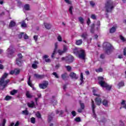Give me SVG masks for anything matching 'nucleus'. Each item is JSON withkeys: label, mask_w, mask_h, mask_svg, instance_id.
<instances>
[{"label": "nucleus", "mask_w": 126, "mask_h": 126, "mask_svg": "<svg viewBox=\"0 0 126 126\" xmlns=\"http://www.w3.org/2000/svg\"><path fill=\"white\" fill-rule=\"evenodd\" d=\"M98 84L101 87L106 88V90L110 91L112 89V86L109 85L104 81V77L101 76L98 77Z\"/></svg>", "instance_id": "nucleus-1"}, {"label": "nucleus", "mask_w": 126, "mask_h": 126, "mask_svg": "<svg viewBox=\"0 0 126 126\" xmlns=\"http://www.w3.org/2000/svg\"><path fill=\"white\" fill-rule=\"evenodd\" d=\"M103 49L105 50V53L107 55H110L114 50V47L109 42L104 43L103 44Z\"/></svg>", "instance_id": "nucleus-2"}, {"label": "nucleus", "mask_w": 126, "mask_h": 126, "mask_svg": "<svg viewBox=\"0 0 126 126\" xmlns=\"http://www.w3.org/2000/svg\"><path fill=\"white\" fill-rule=\"evenodd\" d=\"M106 12H111L114 8V3L111 0H108L105 4Z\"/></svg>", "instance_id": "nucleus-3"}, {"label": "nucleus", "mask_w": 126, "mask_h": 126, "mask_svg": "<svg viewBox=\"0 0 126 126\" xmlns=\"http://www.w3.org/2000/svg\"><path fill=\"white\" fill-rule=\"evenodd\" d=\"M74 54H78L79 59H81L82 60H85V58L86 57V53H85V50L81 49L77 51H74Z\"/></svg>", "instance_id": "nucleus-4"}, {"label": "nucleus", "mask_w": 126, "mask_h": 126, "mask_svg": "<svg viewBox=\"0 0 126 126\" xmlns=\"http://www.w3.org/2000/svg\"><path fill=\"white\" fill-rule=\"evenodd\" d=\"M96 90H93V93H94V96H96L97 97L95 98V102L97 106H100L101 103H102V98H100L101 95L100 94H96Z\"/></svg>", "instance_id": "nucleus-5"}, {"label": "nucleus", "mask_w": 126, "mask_h": 126, "mask_svg": "<svg viewBox=\"0 0 126 126\" xmlns=\"http://www.w3.org/2000/svg\"><path fill=\"white\" fill-rule=\"evenodd\" d=\"M18 58L16 59V63L18 66H21L22 65V59H23V56L21 53H19L17 55Z\"/></svg>", "instance_id": "nucleus-6"}, {"label": "nucleus", "mask_w": 126, "mask_h": 126, "mask_svg": "<svg viewBox=\"0 0 126 126\" xmlns=\"http://www.w3.org/2000/svg\"><path fill=\"white\" fill-rule=\"evenodd\" d=\"M49 85V82L48 81H44L43 83L39 84V87L40 89H46Z\"/></svg>", "instance_id": "nucleus-7"}, {"label": "nucleus", "mask_w": 126, "mask_h": 126, "mask_svg": "<svg viewBox=\"0 0 126 126\" xmlns=\"http://www.w3.org/2000/svg\"><path fill=\"white\" fill-rule=\"evenodd\" d=\"M73 61H74V58L72 55H68L66 57V63H73Z\"/></svg>", "instance_id": "nucleus-8"}, {"label": "nucleus", "mask_w": 126, "mask_h": 126, "mask_svg": "<svg viewBox=\"0 0 126 126\" xmlns=\"http://www.w3.org/2000/svg\"><path fill=\"white\" fill-rule=\"evenodd\" d=\"M8 76V73H4L2 75V77L0 79V85H2L4 83V79Z\"/></svg>", "instance_id": "nucleus-9"}, {"label": "nucleus", "mask_w": 126, "mask_h": 126, "mask_svg": "<svg viewBox=\"0 0 126 126\" xmlns=\"http://www.w3.org/2000/svg\"><path fill=\"white\" fill-rule=\"evenodd\" d=\"M119 89H121L122 87H124L125 86V81L122 80L119 82L117 85Z\"/></svg>", "instance_id": "nucleus-10"}, {"label": "nucleus", "mask_w": 126, "mask_h": 126, "mask_svg": "<svg viewBox=\"0 0 126 126\" xmlns=\"http://www.w3.org/2000/svg\"><path fill=\"white\" fill-rule=\"evenodd\" d=\"M34 77H35L37 79H43L45 77L44 75H40L38 74H34Z\"/></svg>", "instance_id": "nucleus-11"}, {"label": "nucleus", "mask_w": 126, "mask_h": 126, "mask_svg": "<svg viewBox=\"0 0 126 126\" xmlns=\"http://www.w3.org/2000/svg\"><path fill=\"white\" fill-rule=\"evenodd\" d=\"M68 77V76L67 75V73L66 72H65L61 75V78H62L63 80H66Z\"/></svg>", "instance_id": "nucleus-12"}, {"label": "nucleus", "mask_w": 126, "mask_h": 126, "mask_svg": "<svg viewBox=\"0 0 126 126\" xmlns=\"http://www.w3.org/2000/svg\"><path fill=\"white\" fill-rule=\"evenodd\" d=\"M92 108L93 110V113L94 115H95V108H96V106L95 105L94 101H93V99H92Z\"/></svg>", "instance_id": "nucleus-13"}, {"label": "nucleus", "mask_w": 126, "mask_h": 126, "mask_svg": "<svg viewBox=\"0 0 126 126\" xmlns=\"http://www.w3.org/2000/svg\"><path fill=\"white\" fill-rule=\"evenodd\" d=\"M101 103L105 107L108 106V104L109 103V101H108V100L104 99L102 100V101H101Z\"/></svg>", "instance_id": "nucleus-14"}, {"label": "nucleus", "mask_w": 126, "mask_h": 126, "mask_svg": "<svg viewBox=\"0 0 126 126\" xmlns=\"http://www.w3.org/2000/svg\"><path fill=\"white\" fill-rule=\"evenodd\" d=\"M48 58H49V56L45 55L43 56L42 59H43V60H44V59L45 60V61L46 63H50L51 59H48Z\"/></svg>", "instance_id": "nucleus-15"}, {"label": "nucleus", "mask_w": 126, "mask_h": 126, "mask_svg": "<svg viewBox=\"0 0 126 126\" xmlns=\"http://www.w3.org/2000/svg\"><path fill=\"white\" fill-rule=\"evenodd\" d=\"M69 76L71 77V78L74 79H77L78 77L76 76V74L71 72L69 74Z\"/></svg>", "instance_id": "nucleus-16"}, {"label": "nucleus", "mask_w": 126, "mask_h": 126, "mask_svg": "<svg viewBox=\"0 0 126 126\" xmlns=\"http://www.w3.org/2000/svg\"><path fill=\"white\" fill-rule=\"evenodd\" d=\"M82 43H83L82 39H78L76 40L75 44L77 45V46H80L82 45Z\"/></svg>", "instance_id": "nucleus-17"}, {"label": "nucleus", "mask_w": 126, "mask_h": 126, "mask_svg": "<svg viewBox=\"0 0 126 126\" xmlns=\"http://www.w3.org/2000/svg\"><path fill=\"white\" fill-rule=\"evenodd\" d=\"M31 76L29 75V80L28 82V84L29 86H30V87H33L34 86V85L33 84H32V83L31 82Z\"/></svg>", "instance_id": "nucleus-18"}, {"label": "nucleus", "mask_w": 126, "mask_h": 126, "mask_svg": "<svg viewBox=\"0 0 126 126\" xmlns=\"http://www.w3.org/2000/svg\"><path fill=\"white\" fill-rule=\"evenodd\" d=\"M88 36V34H87V32H83L82 33V34L81 35V37L84 40H86V39L87 38Z\"/></svg>", "instance_id": "nucleus-19"}, {"label": "nucleus", "mask_w": 126, "mask_h": 126, "mask_svg": "<svg viewBox=\"0 0 126 126\" xmlns=\"http://www.w3.org/2000/svg\"><path fill=\"white\" fill-rule=\"evenodd\" d=\"M28 106L29 108H32L33 109L34 107H35V102L32 101H31V103H28Z\"/></svg>", "instance_id": "nucleus-20"}, {"label": "nucleus", "mask_w": 126, "mask_h": 126, "mask_svg": "<svg viewBox=\"0 0 126 126\" xmlns=\"http://www.w3.org/2000/svg\"><path fill=\"white\" fill-rule=\"evenodd\" d=\"M15 25H16V23H15V22L13 21H11L9 24V27L10 28L14 27Z\"/></svg>", "instance_id": "nucleus-21"}, {"label": "nucleus", "mask_w": 126, "mask_h": 126, "mask_svg": "<svg viewBox=\"0 0 126 126\" xmlns=\"http://www.w3.org/2000/svg\"><path fill=\"white\" fill-rule=\"evenodd\" d=\"M7 51L8 53V55H10V56H12V55L14 54V50L10 49V48H8Z\"/></svg>", "instance_id": "nucleus-22"}, {"label": "nucleus", "mask_w": 126, "mask_h": 126, "mask_svg": "<svg viewBox=\"0 0 126 126\" xmlns=\"http://www.w3.org/2000/svg\"><path fill=\"white\" fill-rule=\"evenodd\" d=\"M35 63H38V62L37 61H34V63L32 65V67L33 69H36L38 67V66Z\"/></svg>", "instance_id": "nucleus-23"}, {"label": "nucleus", "mask_w": 126, "mask_h": 126, "mask_svg": "<svg viewBox=\"0 0 126 126\" xmlns=\"http://www.w3.org/2000/svg\"><path fill=\"white\" fill-rule=\"evenodd\" d=\"M24 9L25 10H27V11L30 10V5L29 4H26L24 5Z\"/></svg>", "instance_id": "nucleus-24"}, {"label": "nucleus", "mask_w": 126, "mask_h": 126, "mask_svg": "<svg viewBox=\"0 0 126 126\" xmlns=\"http://www.w3.org/2000/svg\"><path fill=\"white\" fill-rule=\"evenodd\" d=\"M44 24L46 29H48V30L51 29V26L50 24L48 23H44Z\"/></svg>", "instance_id": "nucleus-25"}, {"label": "nucleus", "mask_w": 126, "mask_h": 126, "mask_svg": "<svg viewBox=\"0 0 126 126\" xmlns=\"http://www.w3.org/2000/svg\"><path fill=\"white\" fill-rule=\"evenodd\" d=\"M116 29L115 27H113L111 29H110L109 32L110 33H113L116 32Z\"/></svg>", "instance_id": "nucleus-26"}, {"label": "nucleus", "mask_w": 126, "mask_h": 126, "mask_svg": "<svg viewBox=\"0 0 126 126\" xmlns=\"http://www.w3.org/2000/svg\"><path fill=\"white\" fill-rule=\"evenodd\" d=\"M79 103H80V108H81L82 110H84V109H85V105H84V103H82V102H81V100H80Z\"/></svg>", "instance_id": "nucleus-27"}, {"label": "nucleus", "mask_w": 126, "mask_h": 126, "mask_svg": "<svg viewBox=\"0 0 126 126\" xmlns=\"http://www.w3.org/2000/svg\"><path fill=\"white\" fill-rule=\"evenodd\" d=\"M26 96H27V98H29L30 99H31V98L33 97V95L30 94V93H29V92H27L26 94Z\"/></svg>", "instance_id": "nucleus-28"}, {"label": "nucleus", "mask_w": 126, "mask_h": 126, "mask_svg": "<svg viewBox=\"0 0 126 126\" xmlns=\"http://www.w3.org/2000/svg\"><path fill=\"white\" fill-rule=\"evenodd\" d=\"M79 21H80L81 24H83L84 23V19L82 17H79L78 18Z\"/></svg>", "instance_id": "nucleus-29"}, {"label": "nucleus", "mask_w": 126, "mask_h": 126, "mask_svg": "<svg viewBox=\"0 0 126 126\" xmlns=\"http://www.w3.org/2000/svg\"><path fill=\"white\" fill-rule=\"evenodd\" d=\"M36 117L38 118V119H42V116H41V113L40 112L38 111L36 114H35Z\"/></svg>", "instance_id": "nucleus-30"}, {"label": "nucleus", "mask_w": 126, "mask_h": 126, "mask_svg": "<svg viewBox=\"0 0 126 126\" xmlns=\"http://www.w3.org/2000/svg\"><path fill=\"white\" fill-rule=\"evenodd\" d=\"M94 28H95V24H93L91 29V32L93 33H94Z\"/></svg>", "instance_id": "nucleus-31"}, {"label": "nucleus", "mask_w": 126, "mask_h": 126, "mask_svg": "<svg viewBox=\"0 0 126 126\" xmlns=\"http://www.w3.org/2000/svg\"><path fill=\"white\" fill-rule=\"evenodd\" d=\"M16 93H17V90H13V91L10 92V94L12 95H15Z\"/></svg>", "instance_id": "nucleus-32"}, {"label": "nucleus", "mask_w": 126, "mask_h": 126, "mask_svg": "<svg viewBox=\"0 0 126 126\" xmlns=\"http://www.w3.org/2000/svg\"><path fill=\"white\" fill-rule=\"evenodd\" d=\"M31 123H32V124H35V123H36V119L34 117H32L31 118Z\"/></svg>", "instance_id": "nucleus-33"}, {"label": "nucleus", "mask_w": 126, "mask_h": 126, "mask_svg": "<svg viewBox=\"0 0 126 126\" xmlns=\"http://www.w3.org/2000/svg\"><path fill=\"white\" fill-rule=\"evenodd\" d=\"M22 113L24 115H25V116H28V115H29V112H28V110H23Z\"/></svg>", "instance_id": "nucleus-34"}, {"label": "nucleus", "mask_w": 126, "mask_h": 126, "mask_svg": "<svg viewBox=\"0 0 126 126\" xmlns=\"http://www.w3.org/2000/svg\"><path fill=\"white\" fill-rule=\"evenodd\" d=\"M96 72H103V68L101 67L99 68L98 69H95Z\"/></svg>", "instance_id": "nucleus-35"}, {"label": "nucleus", "mask_w": 126, "mask_h": 126, "mask_svg": "<svg viewBox=\"0 0 126 126\" xmlns=\"http://www.w3.org/2000/svg\"><path fill=\"white\" fill-rule=\"evenodd\" d=\"M65 68H66L67 71H71V66L70 65L65 66Z\"/></svg>", "instance_id": "nucleus-36"}, {"label": "nucleus", "mask_w": 126, "mask_h": 126, "mask_svg": "<svg viewBox=\"0 0 126 126\" xmlns=\"http://www.w3.org/2000/svg\"><path fill=\"white\" fill-rule=\"evenodd\" d=\"M58 53L60 56H62V55L63 54H64V52L63 51V50H61L60 49L58 50Z\"/></svg>", "instance_id": "nucleus-37"}, {"label": "nucleus", "mask_w": 126, "mask_h": 126, "mask_svg": "<svg viewBox=\"0 0 126 126\" xmlns=\"http://www.w3.org/2000/svg\"><path fill=\"white\" fill-rule=\"evenodd\" d=\"M12 97L9 95H6V97H5V100L6 101H8L10 100Z\"/></svg>", "instance_id": "nucleus-38"}, {"label": "nucleus", "mask_w": 126, "mask_h": 126, "mask_svg": "<svg viewBox=\"0 0 126 126\" xmlns=\"http://www.w3.org/2000/svg\"><path fill=\"white\" fill-rule=\"evenodd\" d=\"M64 53H65L67 51V46L66 45H63V50Z\"/></svg>", "instance_id": "nucleus-39"}, {"label": "nucleus", "mask_w": 126, "mask_h": 126, "mask_svg": "<svg viewBox=\"0 0 126 126\" xmlns=\"http://www.w3.org/2000/svg\"><path fill=\"white\" fill-rule=\"evenodd\" d=\"M91 17L92 19H93L94 20H95V19H97V17H96V15H95V14H92Z\"/></svg>", "instance_id": "nucleus-40"}, {"label": "nucleus", "mask_w": 126, "mask_h": 126, "mask_svg": "<svg viewBox=\"0 0 126 126\" xmlns=\"http://www.w3.org/2000/svg\"><path fill=\"white\" fill-rule=\"evenodd\" d=\"M56 53H57V51L54 50L53 52L51 55V58L52 59H54L55 58V55H56Z\"/></svg>", "instance_id": "nucleus-41"}, {"label": "nucleus", "mask_w": 126, "mask_h": 126, "mask_svg": "<svg viewBox=\"0 0 126 126\" xmlns=\"http://www.w3.org/2000/svg\"><path fill=\"white\" fill-rule=\"evenodd\" d=\"M73 7H72V6H70L69 8V12L70 13V14H71L72 15L73 13H72V9H73Z\"/></svg>", "instance_id": "nucleus-42"}, {"label": "nucleus", "mask_w": 126, "mask_h": 126, "mask_svg": "<svg viewBox=\"0 0 126 126\" xmlns=\"http://www.w3.org/2000/svg\"><path fill=\"white\" fill-rule=\"evenodd\" d=\"M75 122L79 123V122H81V119L80 118V117H76L75 119Z\"/></svg>", "instance_id": "nucleus-43"}, {"label": "nucleus", "mask_w": 126, "mask_h": 126, "mask_svg": "<svg viewBox=\"0 0 126 126\" xmlns=\"http://www.w3.org/2000/svg\"><path fill=\"white\" fill-rule=\"evenodd\" d=\"M57 39H58L59 42H62V41H63V38L62 37V36L61 35H58Z\"/></svg>", "instance_id": "nucleus-44"}, {"label": "nucleus", "mask_w": 126, "mask_h": 126, "mask_svg": "<svg viewBox=\"0 0 126 126\" xmlns=\"http://www.w3.org/2000/svg\"><path fill=\"white\" fill-rule=\"evenodd\" d=\"M33 39H34L35 42H37V41H38V35H34L33 36Z\"/></svg>", "instance_id": "nucleus-45"}, {"label": "nucleus", "mask_w": 126, "mask_h": 126, "mask_svg": "<svg viewBox=\"0 0 126 126\" xmlns=\"http://www.w3.org/2000/svg\"><path fill=\"white\" fill-rule=\"evenodd\" d=\"M52 74H53V75H54V76H55L56 78H59V75H58V74L57 73V72H54L52 73Z\"/></svg>", "instance_id": "nucleus-46"}, {"label": "nucleus", "mask_w": 126, "mask_h": 126, "mask_svg": "<svg viewBox=\"0 0 126 126\" xmlns=\"http://www.w3.org/2000/svg\"><path fill=\"white\" fill-rule=\"evenodd\" d=\"M21 27H23V28L27 27V25L25 23V22H23L21 24Z\"/></svg>", "instance_id": "nucleus-47"}, {"label": "nucleus", "mask_w": 126, "mask_h": 126, "mask_svg": "<svg viewBox=\"0 0 126 126\" xmlns=\"http://www.w3.org/2000/svg\"><path fill=\"white\" fill-rule=\"evenodd\" d=\"M90 5L93 7H94V6H95V2H94V1H91L90 2Z\"/></svg>", "instance_id": "nucleus-48"}, {"label": "nucleus", "mask_w": 126, "mask_h": 126, "mask_svg": "<svg viewBox=\"0 0 126 126\" xmlns=\"http://www.w3.org/2000/svg\"><path fill=\"white\" fill-rule=\"evenodd\" d=\"M24 35V32H21L20 34L18 35V37L20 39H22V36Z\"/></svg>", "instance_id": "nucleus-49"}, {"label": "nucleus", "mask_w": 126, "mask_h": 126, "mask_svg": "<svg viewBox=\"0 0 126 126\" xmlns=\"http://www.w3.org/2000/svg\"><path fill=\"white\" fill-rule=\"evenodd\" d=\"M120 37L121 40H122V41H123V42H125L126 39L125 38V37L124 36H123V35H120Z\"/></svg>", "instance_id": "nucleus-50"}, {"label": "nucleus", "mask_w": 126, "mask_h": 126, "mask_svg": "<svg viewBox=\"0 0 126 126\" xmlns=\"http://www.w3.org/2000/svg\"><path fill=\"white\" fill-rule=\"evenodd\" d=\"M57 50H58V42L55 43V48H54V50L57 51Z\"/></svg>", "instance_id": "nucleus-51"}, {"label": "nucleus", "mask_w": 126, "mask_h": 126, "mask_svg": "<svg viewBox=\"0 0 126 126\" xmlns=\"http://www.w3.org/2000/svg\"><path fill=\"white\" fill-rule=\"evenodd\" d=\"M90 23H91V21L90 20V18H88L87 21V24L89 26L90 25Z\"/></svg>", "instance_id": "nucleus-52"}, {"label": "nucleus", "mask_w": 126, "mask_h": 126, "mask_svg": "<svg viewBox=\"0 0 126 126\" xmlns=\"http://www.w3.org/2000/svg\"><path fill=\"white\" fill-rule=\"evenodd\" d=\"M71 115L73 116V117H75V116H76V112L75 111H72L71 112Z\"/></svg>", "instance_id": "nucleus-53"}, {"label": "nucleus", "mask_w": 126, "mask_h": 126, "mask_svg": "<svg viewBox=\"0 0 126 126\" xmlns=\"http://www.w3.org/2000/svg\"><path fill=\"white\" fill-rule=\"evenodd\" d=\"M15 70L16 74H19L20 73V70L19 69H15Z\"/></svg>", "instance_id": "nucleus-54"}, {"label": "nucleus", "mask_w": 126, "mask_h": 126, "mask_svg": "<svg viewBox=\"0 0 126 126\" xmlns=\"http://www.w3.org/2000/svg\"><path fill=\"white\" fill-rule=\"evenodd\" d=\"M53 120V117L52 116H49L48 117V123H51Z\"/></svg>", "instance_id": "nucleus-55"}, {"label": "nucleus", "mask_w": 126, "mask_h": 126, "mask_svg": "<svg viewBox=\"0 0 126 126\" xmlns=\"http://www.w3.org/2000/svg\"><path fill=\"white\" fill-rule=\"evenodd\" d=\"M24 39H25V40H27V39H29V36L27 35V34H25L24 36Z\"/></svg>", "instance_id": "nucleus-56"}, {"label": "nucleus", "mask_w": 126, "mask_h": 126, "mask_svg": "<svg viewBox=\"0 0 126 126\" xmlns=\"http://www.w3.org/2000/svg\"><path fill=\"white\" fill-rule=\"evenodd\" d=\"M83 73H81L80 80H83Z\"/></svg>", "instance_id": "nucleus-57"}, {"label": "nucleus", "mask_w": 126, "mask_h": 126, "mask_svg": "<svg viewBox=\"0 0 126 126\" xmlns=\"http://www.w3.org/2000/svg\"><path fill=\"white\" fill-rule=\"evenodd\" d=\"M64 1L68 4H71V2L69 0H64Z\"/></svg>", "instance_id": "nucleus-58"}, {"label": "nucleus", "mask_w": 126, "mask_h": 126, "mask_svg": "<svg viewBox=\"0 0 126 126\" xmlns=\"http://www.w3.org/2000/svg\"><path fill=\"white\" fill-rule=\"evenodd\" d=\"M100 59H102V60L105 59V55L104 54H101L100 56Z\"/></svg>", "instance_id": "nucleus-59"}, {"label": "nucleus", "mask_w": 126, "mask_h": 126, "mask_svg": "<svg viewBox=\"0 0 126 126\" xmlns=\"http://www.w3.org/2000/svg\"><path fill=\"white\" fill-rule=\"evenodd\" d=\"M5 123H6V120H5V119H3L2 123V126H5Z\"/></svg>", "instance_id": "nucleus-60"}, {"label": "nucleus", "mask_w": 126, "mask_h": 126, "mask_svg": "<svg viewBox=\"0 0 126 126\" xmlns=\"http://www.w3.org/2000/svg\"><path fill=\"white\" fill-rule=\"evenodd\" d=\"M15 73V70H11L10 71V74H11V75L14 74Z\"/></svg>", "instance_id": "nucleus-61"}, {"label": "nucleus", "mask_w": 126, "mask_h": 126, "mask_svg": "<svg viewBox=\"0 0 126 126\" xmlns=\"http://www.w3.org/2000/svg\"><path fill=\"white\" fill-rule=\"evenodd\" d=\"M9 81H10V80H9V79H7L6 80H5V81H4V83L5 84L7 85V84L9 83Z\"/></svg>", "instance_id": "nucleus-62"}, {"label": "nucleus", "mask_w": 126, "mask_h": 126, "mask_svg": "<svg viewBox=\"0 0 126 126\" xmlns=\"http://www.w3.org/2000/svg\"><path fill=\"white\" fill-rule=\"evenodd\" d=\"M37 98H38V99H40V98L42 97V94H37Z\"/></svg>", "instance_id": "nucleus-63"}, {"label": "nucleus", "mask_w": 126, "mask_h": 126, "mask_svg": "<svg viewBox=\"0 0 126 126\" xmlns=\"http://www.w3.org/2000/svg\"><path fill=\"white\" fill-rule=\"evenodd\" d=\"M123 54L124 56H126V47L124 49Z\"/></svg>", "instance_id": "nucleus-64"}]
</instances>
